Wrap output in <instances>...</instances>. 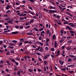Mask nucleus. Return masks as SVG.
I'll list each match as a JSON object with an SVG mask.
<instances>
[{
	"label": "nucleus",
	"instance_id": "obj_43",
	"mask_svg": "<svg viewBox=\"0 0 76 76\" xmlns=\"http://www.w3.org/2000/svg\"><path fill=\"white\" fill-rule=\"evenodd\" d=\"M64 39H62L60 41V42H63L64 41Z\"/></svg>",
	"mask_w": 76,
	"mask_h": 76
},
{
	"label": "nucleus",
	"instance_id": "obj_20",
	"mask_svg": "<svg viewBox=\"0 0 76 76\" xmlns=\"http://www.w3.org/2000/svg\"><path fill=\"white\" fill-rule=\"evenodd\" d=\"M50 9H55L56 8L55 7H53V6H51L50 7Z\"/></svg>",
	"mask_w": 76,
	"mask_h": 76
},
{
	"label": "nucleus",
	"instance_id": "obj_3",
	"mask_svg": "<svg viewBox=\"0 0 76 76\" xmlns=\"http://www.w3.org/2000/svg\"><path fill=\"white\" fill-rule=\"evenodd\" d=\"M11 7L9 5H7V6H6V9H7V10H9V8H10Z\"/></svg>",
	"mask_w": 76,
	"mask_h": 76
},
{
	"label": "nucleus",
	"instance_id": "obj_15",
	"mask_svg": "<svg viewBox=\"0 0 76 76\" xmlns=\"http://www.w3.org/2000/svg\"><path fill=\"white\" fill-rule=\"evenodd\" d=\"M12 42H15V43H17V42H18V41L16 40H12Z\"/></svg>",
	"mask_w": 76,
	"mask_h": 76
},
{
	"label": "nucleus",
	"instance_id": "obj_36",
	"mask_svg": "<svg viewBox=\"0 0 76 76\" xmlns=\"http://www.w3.org/2000/svg\"><path fill=\"white\" fill-rule=\"evenodd\" d=\"M68 61H69V62L72 61V59H71V58H69Z\"/></svg>",
	"mask_w": 76,
	"mask_h": 76
},
{
	"label": "nucleus",
	"instance_id": "obj_35",
	"mask_svg": "<svg viewBox=\"0 0 76 76\" xmlns=\"http://www.w3.org/2000/svg\"><path fill=\"white\" fill-rule=\"evenodd\" d=\"M40 48H41V47H39L37 49H36V50H37V51H39V49H40Z\"/></svg>",
	"mask_w": 76,
	"mask_h": 76
},
{
	"label": "nucleus",
	"instance_id": "obj_57",
	"mask_svg": "<svg viewBox=\"0 0 76 76\" xmlns=\"http://www.w3.org/2000/svg\"><path fill=\"white\" fill-rule=\"evenodd\" d=\"M51 51H53L54 50V49L53 48H52L51 49Z\"/></svg>",
	"mask_w": 76,
	"mask_h": 76
},
{
	"label": "nucleus",
	"instance_id": "obj_5",
	"mask_svg": "<svg viewBox=\"0 0 76 76\" xmlns=\"http://www.w3.org/2000/svg\"><path fill=\"white\" fill-rule=\"evenodd\" d=\"M55 45V48H57V42H55L54 43Z\"/></svg>",
	"mask_w": 76,
	"mask_h": 76
},
{
	"label": "nucleus",
	"instance_id": "obj_22",
	"mask_svg": "<svg viewBox=\"0 0 76 76\" xmlns=\"http://www.w3.org/2000/svg\"><path fill=\"white\" fill-rule=\"evenodd\" d=\"M72 66H75V65H68V67H72Z\"/></svg>",
	"mask_w": 76,
	"mask_h": 76
},
{
	"label": "nucleus",
	"instance_id": "obj_37",
	"mask_svg": "<svg viewBox=\"0 0 76 76\" xmlns=\"http://www.w3.org/2000/svg\"><path fill=\"white\" fill-rule=\"evenodd\" d=\"M71 27H74V26H75V25H73V24H72L70 26Z\"/></svg>",
	"mask_w": 76,
	"mask_h": 76
},
{
	"label": "nucleus",
	"instance_id": "obj_33",
	"mask_svg": "<svg viewBox=\"0 0 76 76\" xmlns=\"http://www.w3.org/2000/svg\"><path fill=\"white\" fill-rule=\"evenodd\" d=\"M44 65H46L47 64V61H44Z\"/></svg>",
	"mask_w": 76,
	"mask_h": 76
},
{
	"label": "nucleus",
	"instance_id": "obj_7",
	"mask_svg": "<svg viewBox=\"0 0 76 76\" xmlns=\"http://www.w3.org/2000/svg\"><path fill=\"white\" fill-rule=\"evenodd\" d=\"M10 20V17H8L7 19H5V20Z\"/></svg>",
	"mask_w": 76,
	"mask_h": 76
},
{
	"label": "nucleus",
	"instance_id": "obj_59",
	"mask_svg": "<svg viewBox=\"0 0 76 76\" xmlns=\"http://www.w3.org/2000/svg\"><path fill=\"white\" fill-rule=\"evenodd\" d=\"M56 17L58 19H60V16H59V15H56Z\"/></svg>",
	"mask_w": 76,
	"mask_h": 76
},
{
	"label": "nucleus",
	"instance_id": "obj_52",
	"mask_svg": "<svg viewBox=\"0 0 76 76\" xmlns=\"http://www.w3.org/2000/svg\"><path fill=\"white\" fill-rule=\"evenodd\" d=\"M36 54H37V55H38V56H40V55H41V54H40V53H36Z\"/></svg>",
	"mask_w": 76,
	"mask_h": 76
},
{
	"label": "nucleus",
	"instance_id": "obj_29",
	"mask_svg": "<svg viewBox=\"0 0 76 76\" xmlns=\"http://www.w3.org/2000/svg\"><path fill=\"white\" fill-rule=\"evenodd\" d=\"M70 33H71V34H75V31H70Z\"/></svg>",
	"mask_w": 76,
	"mask_h": 76
},
{
	"label": "nucleus",
	"instance_id": "obj_23",
	"mask_svg": "<svg viewBox=\"0 0 76 76\" xmlns=\"http://www.w3.org/2000/svg\"><path fill=\"white\" fill-rule=\"evenodd\" d=\"M18 75H20V72L19 71H18L17 72Z\"/></svg>",
	"mask_w": 76,
	"mask_h": 76
},
{
	"label": "nucleus",
	"instance_id": "obj_34",
	"mask_svg": "<svg viewBox=\"0 0 76 76\" xmlns=\"http://www.w3.org/2000/svg\"><path fill=\"white\" fill-rule=\"evenodd\" d=\"M24 58H25V60H27V56H24Z\"/></svg>",
	"mask_w": 76,
	"mask_h": 76
},
{
	"label": "nucleus",
	"instance_id": "obj_30",
	"mask_svg": "<svg viewBox=\"0 0 76 76\" xmlns=\"http://www.w3.org/2000/svg\"><path fill=\"white\" fill-rule=\"evenodd\" d=\"M28 70L30 72H33V70H32V69H29Z\"/></svg>",
	"mask_w": 76,
	"mask_h": 76
},
{
	"label": "nucleus",
	"instance_id": "obj_55",
	"mask_svg": "<svg viewBox=\"0 0 76 76\" xmlns=\"http://www.w3.org/2000/svg\"><path fill=\"white\" fill-rule=\"evenodd\" d=\"M63 63H64V61H63L61 62V63H60V64H61V65H63Z\"/></svg>",
	"mask_w": 76,
	"mask_h": 76
},
{
	"label": "nucleus",
	"instance_id": "obj_47",
	"mask_svg": "<svg viewBox=\"0 0 76 76\" xmlns=\"http://www.w3.org/2000/svg\"><path fill=\"white\" fill-rule=\"evenodd\" d=\"M29 9H31V10H33V9H32V8L31 7H28Z\"/></svg>",
	"mask_w": 76,
	"mask_h": 76
},
{
	"label": "nucleus",
	"instance_id": "obj_49",
	"mask_svg": "<svg viewBox=\"0 0 76 76\" xmlns=\"http://www.w3.org/2000/svg\"><path fill=\"white\" fill-rule=\"evenodd\" d=\"M71 48V47H68L67 48V50H70V49Z\"/></svg>",
	"mask_w": 76,
	"mask_h": 76
},
{
	"label": "nucleus",
	"instance_id": "obj_17",
	"mask_svg": "<svg viewBox=\"0 0 76 76\" xmlns=\"http://www.w3.org/2000/svg\"><path fill=\"white\" fill-rule=\"evenodd\" d=\"M27 35H33V34H32V33H28Z\"/></svg>",
	"mask_w": 76,
	"mask_h": 76
},
{
	"label": "nucleus",
	"instance_id": "obj_45",
	"mask_svg": "<svg viewBox=\"0 0 76 76\" xmlns=\"http://www.w3.org/2000/svg\"><path fill=\"white\" fill-rule=\"evenodd\" d=\"M1 2L3 4L4 3V1H2V0H0Z\"/></svg>",
	"mask_w": 76,
	"mask_h": 76
},
{
	"label": "nucleus",
	"instance_id": "obj_56",
	"mask_svg": "<svg viewBox=\"0 0 76 76\" xmlns=\"http://www.w3.org/2000/svg\"><path fill=\"white\" fill-rule=\"evenodd\" d=\"M16 59L17 60H18V61H19V60H20V58H16Z\"/></svg>",
	"mask_w": 76,
	"mask_h": 76
},
{
	"label": "nucleus",
	"instance_id": "obj_53",
	"mask_svg": "<svg viewBox=\"0 0 76 76\" xmlns=\"http://www.w3.org/2000/svg\"><path fill=\"white\" fill-rule=\"evenodd\" d=\"M39 51H40V52H41V51L42 52V48H41V49L39 50Z\"/></svg>",
	"mask_w": 76,
	"mask_h": 76
},
{
	"label": "nucleus",
	"instance_id": "obj_1",
	"mask_svg": "<svg viewBox=\"0 0 76 76\" xmlns=\"http://www.w3.org/2000/svg\"><path fill=\"white\" fill-rule=\"evenodd\" d=\"M57 12V11L54 10H49L48 11L49 13L50 14H52V13H56Z\"/></svg>",
	"mask_w": 76,
	"mask_h": 76
},
{
	"label": "nucleus",
	"instance_id": "obj_27",
	"mask_svg": "<svg viewBox=\"0 0 76 76\" xmlns=\"http://www.w3.org/2000/svg\"><path fill=\"white\" fill-rule=\"evenodd\" d=\"M8 48H11V49H13L14 48V47H11V46H9Z\"/></svg>",
	"mask_w": 76,
	"mask_h": 76
},
{
	"label": "nucleus",
	"instance_id": "obj_28",
	"mask_svg": "<svg viewBox=\"0 0 76 76\" xmlns=\"http://www.w3.org/2000/svg\"><path fill=\"white\" fill-rule=\"evenodd\" d=\"M53 38H56V35H55V34H54L53 36Z\"/></svg>",
	"mask_w": 76,
	"mask_h": 76
},
{
	"label": "nucleus",
	"instance_id": "obj_46",
	"mask_svg": "<svg viewBox=\"0 0 76 76\" xmlns=\"http://www.w3.org/2000/svg\"><path fill=\"white\" fill-rule=\"evenodd\" d=\"M57 23L58 24V25H61L62 24L61 23H60L59 22H58Z\"/></svg>",
	"mask_w": 76,
	"mask_h": 76
},
{
	"label": "nucleus",
	"instance_id": "obj_24",
	"mask_svg": "<svg viewBox=\"0 0 76 76\" xmlns=\"http://www.w3.org/2000/svg\"><path fill=\"white\" fill-rule=\"evenodd\" d=\"M33 19H38V18H37V17L35 16H34L33 17Z\"/></svg>",
	"mask_w": 76,
	"mask_h": 76
},
{
	"label": "nucleus",
	"instance_id": "obj_62",
	"mask_svg": "<svg viewBox=\"0 0 76 76\" xmlns=\"http://www.w3.org/2000/svg\"><path fill=\"white\" fill-rule=\"evenodd\" d=\"M49 39L48 38H47V39H46V41H47V42H48V41H49Z\"/></svg>",
	"mask_w": 76,
	"mask_h": 76
},
{
	"label": "nucleus",
	"instance_id": "obj_42",
	"mask_svg": "<svg viewBox=\"0 0 76 76\" xmlns=\"http://www.w3.org/2000/svg\"><path fill=\"white\" fill-rule=\"evenodd\" d=\"M61 70H62V71H64V70H66V69L65 68H62L61 69Z\"/></svg>",
	"mask_w": 76,
	"mask_h": 76
},
{
	"label": "nucleus",
	"instance_id": "obj_32",
	"mask_svg": "<svg viewBox=\"0 0 76 76\" xmlns=\"http://www.w3.org/2000/svg\"><path fill=\"white\" fill-rule=\"evenodd\" d=\"M30 28V26H28L25 27V29H28V28Z\"/></svg>",
	"mask_w": 76,
	"mask_h": 76
},
{
	"label": "nucleus",
	"instance_id": "obj_48",
	"mask_svg": "<svg viewBox=\"0 0 76 76\" xmlns=\"http://www.w3.org/2000/svg\"><path fill=\"white\" fill-rule=\"evenodd\" d=\"M23 28V26H20V29H22V28Z\"/></svg>",
	"mask_w": 76,
	"mask_h": 76
},
{
	"label": "nucleus",
	"instance_id": "obj_11",
	"mask_svg": "<svg viewBox=\"0 0 76 76\" xmlns=\"http://www.w3.org/2000/svg\"><path fill=\"white\" fill-rule=\"evenodd\" d=\"M9 45H11V46H13L14 45H15V44H13L12 43L9 44Z\"/></svg>",
	"mask_w": 76,
	"mask_h": 76
},
{
	"label": "nucleus",
	"instance_id": "obj_61",
	"mask_svg": "<svg viewBox=\"0 0 76 76\" xmlns=\"http://www.w3.org/2000/svg\"><path fill=\"white\" fill-rule=\"evenodd\" d=\"M39 43H40V42H39L37 41L36 42V44H39Z\"/></svg>",
	"mask_w": 76,
	"mask_h": 76
},
{
	"label": "nucleus",
	"instance_id": "obj_39",
	"mask_svg": "<svg viewBox=\"0 0 76 76\" xmlns=\"http://www.w3.org/2000/svg\"><path fill=\"white\" fill-rule=\"evenodd\" d=\"M45 45L46 46H48V47L49 46V44L47 42V43L45 44Z\"/></svg>",
	"mask_w": 76,
	"mask_h": 76
},
{
	"label": "nucleus",
	"instance_id": "obj_26",
	"mask_svg": "<svg viewBox=\"0 0 76 76\" xmlns=\"http://www.w3.org/2000/svg\"><path fill=\"white\" fill-rule=\"evenodd\" d=\"M36 27L34 28V29H35L36 31H37V32H38V29H36Z\"/></svg>",
	"mask_w": 76,
	"mask_h": 76
},
{
	"label": "nucleus",
	"instance_id": "obj_44",
	"mask_svg": "<svg viewBox=\"0 0 76 76\" xmlns=\"http://www.w3.org/2000/svg\"><path fill=\"white\" fill-rule=\"evenodd\" d=\"M24 43L25 44H28V43H29V41H26L25 42H24Z\"/></svg>",
	"mask_w": 76,
	"mask_h": 76
},
{
	"label": "nucleus",
	"instance_id": "obj_19",
	"mask_svg": "<svg viewBox=\"0 0 76 76\" xmlns=\"http://www.w3.org/2000/svg\"><path fill=\"white\" fill-rule=\"evenodd\" d=\"M60 50H58L56 53V54L58 55H59V54H60Z\"/></svg>",
	"mask_w": 76,
	"mask_h": 76
},
{
	"label": "nucleus",
	"instance_id": "obj_50",
	"mask_svg": "<svg viewBox=\"0 0 76 76\" xmlns=\"http://www.w3.org/2000/svg\"><path fill=\"white\" fill-rule=\"evenodd\" d=\"M2 22H4V20H0V23Z\"/></svg>",
	"mask_w": 76,
	"mask_h": 76
},
{
	"label": "nucleus",
	"instance_id": "obj_2",
	"mask_svg": "<svg viewBox=\"0 0 76 76\" xmlns=\"http://www.w3.org/2000/svg\"><path fill=\"white\" fill-rule=\"evenodd\" d=\"M7 22L8 23H10V24H12L13 23V19H11L10 20L7 21Z\"/></svg>",
	"mask_w": 76,
	"mask_h": 76
},
{
	"label": "nucleus",
	"instance_id": "obj_31",
	"mask_svg": "<svg viewBox=\"0 0 76 76\" xmlns=\"http://www.w3.org/2000/svg\"><path fill=\"white\" fill-rule=\"evenodd\" d=\"M10 12V10H8L6 12V13H8L9 12Z\"/></svg>",
	"mask_w": 76,
	"mask_h": 76
},
{
	"label": "nucleus",
	"instance_id": "obj_38",
	"mask_svg": "<svg viewBox=\"0 0 76 76\" xmlns=\"http://www.w3.org/2000/svg\"><path fill=\"white\" fill-rule=\"evenodd\" d=\"M38 60H39V61H42V59H41V58H39Z\"/></svg>",
	"mask_w": 76,
	"mask_h": 76
},
{
	"label": "nucleus",
	"instance_id": "obj_40",
	"mask_svg": "<svg viewBox=\"0 0 76 76\" xmlns=\"http://www.w3.org/2000/svg\"><path fill=\"white\" fill-rule=\"evenodd\" d=\"M30 2H34V0H28Z\"/></svg>",
	"mask_w": 76,
	"mask_h": 76
},
{
	"label": "nucleus",
	"instance_id": "obj_60",
	"mask_svg": "<svg viewBox=\"0 0 76 76\" xmlns=\"http://www.w3.org/2000/svg\"><path fill=\"white\" fill-rule=\"evenodd\" d=\"M60 32L61 33H63V32H64V30H61V31H60Z\"/></svg>",
	"mask_w": 76,
	"mask_h": 76
},
{
	"label": "nucleus",
	"instance_id": "obj_4",
	"mask_svg": "<svg viewBox=\"0 0 76 76\" xmlns=\"http://www.w3.org/2000/svg\"><path fill=\"white\" fill-rule=\"evenodd\" d=\"M66 29H68L69 31H71V30H72V28L71 27H70L66 26Z\"/></svg>",
	"mask_w": 76,
	"mask_h": 76
},
{
	"label": "nucleus",
	"instance_id": "obj_12",
	"mask_svg": "<svg viewBox=\"0 0 76 76\" xmlns=\"http://www.w3.org/2000/svg\"><path fill=\"white\" fill-rule=\"evenodd\" d=\"M25 25L26 26H28V25H29V22L28 23H25Z\"/></svg>",
	"mask_w": 76,
	"mask_h": 76
},
{
	"label": "nucleus",
	"instance_id": "obj_58",
	"mask_svg": "<svg viewBox=\"0 0 76 76\" xmlns=\"http://www.w3.org/2000/svg\"><path fill=\"white\" fill-rule=\"evenodd\" d=\"M58 7H59V9H62V7H61L60 6L58 5Z\"/></svg>",
	"mask_w": 76,
	"mask_h": 76
},
{
	"label": "nucleus",
	"instance_id": "obj_10",
	"mask_svg": "<svg viewBox=\"0 0 76 76\" xmlns=\"http://www.w3.org/2000/svg\"><path fill=\"white\" fill-rule=\"evenodd\" d=\"M68 44H71L72 42V40H69L67 42Z\"/></svg>",
	"mask_w": 76,
	"mask_h": 76
},
{
	"label": "nucleus",
	"instance_id": "obj_64",
	"mask_svg": "<svg viewBox=\"0 0 76 76\" xmlns=\"http://www.w3.org/2000/svg\"><path fill=\"white\" fill-rule=\"evenodd\" d=\"M3 44V41H1L0 42V45H1Z\"/></svg>",
	"mask_w": 76,
	"mask_h": 76
},
{
	"label": "nucleus",
	"instance_id": "obj_6",
	"mask_svg": "<svg viewBox=\"0 0 76 76\" xmlns=\"http://www.w3.org/2000/svg\"><path fill=\"white\" fill-rule=\"evenodd\" d=\"M6 62L8 64V65L10 66V62L9 61H7Z\"/></svg>",
	"mask_w": 76,
	"mask_h": 76
},
{
	"label": "nucleus",
	"instance_id": "obj_41",
	"mask_svg": "<svg viewBox=\"0 0 76 76\" xmlns=\"http://www.w3.org/2000/svg\"><path fill=\"white\" fill-rule=\"evenodd\" d=\"M0 63H1V64H3V63H4V61H1Z\"/></svg>",
	"mask_w": 76,
	"mask_h": 76
},
{
	"label": "nucleus",
	"instance_id": "obj_21",
	"mask_svg": "<svg viewBox=\"0 0 76 76\" xmlns=\"http://www.w3.org/2000/svg\"><path fill=\"white\" fill-rule=\"evenodd\" d=\"M15 28L16 29H18V28H19V26H15Z\"/></svg>",
	"mask_w": 76,
	"mask_h": 76
},
{
	"label": "nucleus",
	"instance_id": "obj_13",
	"mask_svg": "<svg viewBox=\"0 0 76 76\" xmlns=\"http://www.w3.org/2000/svg\"><path fill=\"white\" fill-rule=\"evenodd\" d=\"M66 13H67V14H68V15H69V16H71V17H73V16H72V15L70 14V13H69L68 12H66Z\"/></svg>",
	"mask_w": 76,
	"mask_h": 76
},
{
	"label": "nucleus",
	"instance_id": "obj_16",
	"mask_svg": "<svg viewBox=\"0 0 76 76\" xmlns=\"http://www.w3.org/2000/svg\"><path fill=\"white\" fill-rule=\"evenodd\" d=\"M13 62V63H16V61L14 59H12L11 60Z\"/></svg>",
	"mask_w": 76,
	"mask_h": 76
},
{
	"label": "nucleus",
	"instance_id": "obj_8",
	"mask_svg": "<svg viewBox=\"0 0 76 76\" xmlns=\"http://www.w3.org/2000/svg\"><path fill=\"white\" fill-rule=\"evenodd\" d=\"M12 34H18V31L12 32Z\"/></svg>",
	"mask_w": 76,
	"mask_h": 76
},
{
	"label": "nucleus",
	"instance_id": "obj_25",
	"mask_svg": "<svg viewBox=\"0 0 76 76\" xmlns=\"http://www.w3.org/2000/svg\"><path fill=\"white\" fill-rule=\"evenodd\" d=\"M43 30H44V28H42L39 30V31H43Z\"/></svg>",
	"mask_w": 76,
	"mask_h": 76
},
{
	"label": "nucleus",
	"instance_id": "obj_14",
	"mask_svg": "<svg viewBox=\"0 0 76 76\" xmlns=\"http://www.w3.org/2000/svg\"><path fill=\"white\" fill-rule=\"evenodd\" d=\"M48 58V56H47V54L44 57V59H47Z\"/></svg>",
	"mask_w": 76,
	"mask_h": 76
},
{
	"label": "nucleus",
	"instance_id": "obj_9",
	"mask_svg": "<svg viewBox=\"0 0 76 76\" xmlns=\"http://www.w3.org/2000/svg\"><path fill=\"white\" fill-rule=\"evenodd\" d=\"M69 57H72V58H74V57H75L76 56H75L74 55H69Z\"/></svg>",
	"mask_w": 76,
	"mask_h": 76
},
{
	"label": "nucleus",
	"instance_id": "obj_63",
	"mask_svg": "<svg viewBox=\"0 0 76 76\" xmlns=\"http://www.w3.org/2000/svg\"><path fill=\"white\" fill-rule=\"evenodd\" d=\"M50 56L51 57H52L53 58H53H54V55H51Z\"/></svg>",
	"mask_w": 76,
	"mask_h": 76
},
{
	"label": "nucleus",
	"instance_id": "obj_51",
	"mask_svg": "<svg viewBox=\"0 0 76 76\" xmlns=\"http://www.w3.org/2000/svg\"><path fill=\"white\" fill-rule=\"evenodd\" d=\"M23 44V43L22 42H20L19 44V45H22V44Z\"/></svg>",
	"mask_w": 76,
	"mask_h": 76
},
{
	"label": "nucleus",
	"instance_id": "obj_18",
	"mask_svg": "<svg viewBox=\"0 0 76 76\" xmlns=\"http://www.w3.org/2000/svg\"><path fill=\"white\" fill-rule=\"evenodd\" d=\"M33 22H34V19H32L30 21V23H33Z\"/></svg>",
	"mask_w": 76,
	"mask_h": 76
},
{
	"label": "nucleus",
	"instance_id": "obj_54",
	"mask_svg": "<svg viewBox=\"0 0 76 76\" xmlns=\"http://www.w3.org/2000/svg\"><path fill=\"white\" fill-rule=\"evenodd\" d=\"M8 17V15H3V17Z\"/></svg>",
	"mask_w": 76,
	"mask_h": 76
}]
</instances>
